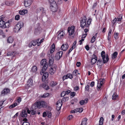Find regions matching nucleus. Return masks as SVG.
I'll use <instances>...</instances> for the list:
<instances>
[{
  "label": "nucleus",
  "instance_id": "1",
  "mask_svg": "<svg viewBox=\"0 0 125 125\" xmlns=\"http://www.w3.org/2000/svg\"><path fill=\"white\" fill-rule=\"evenodd\" d=\"M92 19L91 18H89L87 21V19L86 17H84L81 20V26L82 28L89 27L90 25L91 24Z\"/></svg>",
  "mask_w": 125,
  "mask_h": 125
},
{
  "label": "nucleus",
  "instance_id": "2",
  "mask_svg": "<svg viewBox=\"0 0 125 125\" xmlns=\"http://www.w3.org/2000/svg\"><path fill=\"white\" fill-rule=\"evenodd\" d=\"M23 25L22 22H19L15 26L13 29V31L15 33L19 32L21 28H22Z\"/></svg>",
  "mask_w": 125,
  "mask_h": 125
},
{
  "label": "nucleus",
  "instance_id": "3",
  "mask_svg": "<svg viewBox=\"0 0 125 125\" xmlns=\"http://www.w3.org/2000/svg\"><path fill=\"white\" fill-rule=\"evenodd\" d=\"M6 20V18L4 15H2L0 16V27L3 28L5 22Z\"/></svg>",
  "mask_w": 125,
  "mask_h": 125
},
{
  "label": "nucleus",
  "instance_id": "4",
  "mask_svg": "<svg viewBox=\"0 0 125 125\" xmlns=\"http://www.w3.org/2000/svg\"><path fill=\"white\" fill-rule=\"evenodd\" d=\"M75 27L73 26H71L70 28H68V32L69 33V35L71 36L74 33L75 31Z\"/></svg>",
  "mask_w": 125,
  "mask_h": 125
},
{
  "label": "nucleus",
  "instance_id": "5",
  "mask_svg": "<svg viewBox=\"0 0 125 125\" xmlns=\"http://www.w3.org/2000/svg\"><path fill=\"white\" fill-rule=\"evenodd\" d=\"M57 66L56 65L54 64L52 66L49 70V73L51 74H53L56 70Z\"/></svg>",
  "mask_w": 125,
  "mask_h": 125
},
{
  "label": "nucleus",
  "instance_id": "6",
  "mask_svg": "<svg viewBox=\"0 0 125 125\" xmlns=\"http://www.w3.org/2000/svg\"><path fill=\"white\" fill-rule=\"evenodd\" d=\"M104 81L105 79L104 78L101 79L99 80V82H98L97 84V87L99 89H100L103 84L104 83Z\"/></svg>",
  "mask_w": 125,
  "mask_h": 125
},
{
  "label": "nucleus",
  "instance_id": "7",
  "mask_svg": "<svg viewBox=\"0 0 125 125\" xmlns=\"http://www.w3.org/2000/svg\"><path fill=\"white\" fill-rule=\"evenodd\" d=\"M62 101L61 100H59L56 103V109L58 111H59L61 109L62 105Z\"/></svg>",
  "mask_w": 125,
  "mask_h": 125
},
{
  "label": "nucleus",
  "instance_id": "8",
  "mask_svg": "<svg viewBox=\"0 0 125 125\" xmlns=\"http://www.w3.org/2000/svg\"><path fill=\"white\" fill-rule=\"evenodd\" d=\"M65 34V32L64 31H60L57 36V39H60L62 38Z\"/></svg>",
  "mask_w": 125,
  "mask_h": 125
},
{
  "label": "nucleus",
  "instance_id": "9",
  "mask_svg": "<svg viewBox=\"0 0 125 125\" xmlns=\"http://www.w3.org/2000/svg\"><path fill=\"white\" fill-rule=\"evenodd\" d=\"M50 8L53 12L56 11L58 9V7L57 4H55L51 5Z\"/></svg>",
  "mask_w": 125,
  "mask_h": 125
},
{
  "label": "nucleus",
  "instance_id": "10",
  "mask_svg": "<svg viewBox=\"0 0 125 125\" xmlns=\"http://www.w3.org/2000/svg\"><path fill=\"white\" fill-rule=\"evenodd\" d=\"M97 60V57L94 54L92 56V58L91 60V64L92 65L94 64Z\"/></svg>",
  "mask_w": 125,
  "mask_h": 125
},
{
  "label": "nucleus",
  "instance_id": "11",
  "mask_svg": "<svg viewBox=\"0 0 125 125\" xmlns=\"http://www.w3.org/2000/svg\"><path fill=\"white\" fill-rule=\"evenodd\" d=\"M32 2V0H25L24 5V6L27 7L30 6Z\"/></svg>",
  "mask_w": 125,
  "mask_h": 125
},
{
  "label": "nucleus",
  "instance_id": "12",
  "mask_svg": "<svg viewBox=\"0 0 125 125\" xmlns=\"http://www.w3.org/2000/svg\"><path fill=\"white\" fill-rule=\"evenodd\" d=\"M12 21L11 20H9L7 22H5L3 27V28H9L11 25V24Z\"/></svg>",
  "mask_w": 125,
  "mask_h": 125
},
{
  "label": "nucleus",
  "instance_id": "13",
  "mask_svg": "<svg viewBox=\"0 0 125 125\" xmlns=\"http://www.w3.org/2000/svg\"><path fill=\"white\" fill-rule=\"evenodd\" d=\"M63 52L62 51H60L56 54L55 55V58L57 60H58L62 57Z\"/></svg>",
  "mask_w": 125,
  "mask_h": 125
},
{
  "label": "nucleus",
  "instance_id": "14",
  "mask_svg": "<svg viewBox=\"0 0 125 125\" xmlns=\"http://www.w3.org/2000/svg\"><path fill=\"white\" fill-rule=\"evenodd\" d=\"M9 92V90L8 88H5L3 90L1 93L0 95L1 96H4L5 95L7 94Z\"/></svg>",
  "mask_w": 125,
  "mask_h": 125
},
{
  "label": "nucleus",
  "instance_id": "15",
  "mask_svg": "<svg viewBox=\"0 0 125 125\" xmlns=\"http://www.w3.org/2000/svg\"><path fill=\"white\" fill-rule=\"evenodd\" d=\"M73 77V75L71 73H68L67 75H65L62 77V79L63 80L69 78L70 79H72Z\"/></svg>",
  "mask_w": 125,
  "mask_h": 125
},
{
  "label": "nucleus",
  "instance_id": "16",
  "mask_svg": "<svg viewBox=\"0 0 125 125\" xmlns=\"http://www.w3.org/2000/svg\"><path fill=\"white\" fill-rule=\"evenodd\" d=\"M43 67L40 72V74L41 75H42V73H44V71L47 69L48 67V65L47 64L43 65Z\"/></svg>",
  "mask_w": 125,
  "mask_h": 125
},
{
  "label": "nucleus",
  "instance_id": "17",
  "mask_svg": "<svg viewBox=\"0 0 125 125\" xmlns=\"http://www.w3.org/2000/svg\"><path fill=\"white\" fill-rule=\"evenodd\" d=\"M42 74H43V75L42 76V80L43 81H44L46 79L48 76V73L47 72H45L43 73H42Z\"/></svg>",
  "mask_w": 125,
  "mask_h": 125
},
{
  "label": "nucleus",
  "instance_id": "18",
  "mask_svg": "<svg viewBox=\"0 0 125 125\" xmlns=\"http://www.w3.org/2000/svg\"><path fill=\"white\" fill-rule=\"evenodd\" d=\"M34 106H35L36 107L35 108V109H36V108L40 109L41 107L40 102L35 103L32 106V108H34Z\"/></svg>",
  "mask_w": 125,
  "mask_h": 125
},
{
  "label": "nucleus",
  "instance_id": "19",
  "mask_svg": "<svg viewBox=\"0 0 125 125\" xmlns=\"http://www.w3.org/2000/svg\"><path fill=\"white\" fill-rule=\"evenodd\" d=\"M69 47L68 45L67 44H63L61 47V49L63 51H65L67 50Z\"/></svg>",
  "mask_w": 125,
  "mask_h": 125
},
{
  "label": "nucleus",
  "instance_id": "20",
  "mask_svg": "<svg viewBox=\"0 0 125 125\" xmlns=\"http://www.w3.org/2000/svg\"><path fill=\"white\" fill-rule=\"evenodd\" d=\"M27 85L29 87H31L32 85V80L31 78H30L28 80Z\"/></svg>",
  "mask_w": 125,
  "mask_h": 125
},
{
  "label": "nucleus",
  "instance_id": "21",
  "mask_svg": "<svg viewBox=\"0 0 125 125\" xmlns=\"http://www.w3.org/2000/svg\"><path fill=\"white\" fill-rule=\"evenodd\" d=\"M21 116L23 117H26L27 116V114L26 110H23L21 114Z\"/></svg>",
  "mask_w": 125,
  "mask_h": 125
},
{
  "label": "nucleus",
  "instance_id": "22",
  "mask_svg": "<svg viewBox=\"0 0 125 125\" xmlns=\"http://www.w3.org/2000/svg\"><path fill=\"white\" fill-rule=\"evenodd\" d=\"M37 12H42V13H45V10L43 8L40 7L38 8L37 10Z\"/></svg>",
  "mask_w": 125,
  "mask_h": 125
},
{
  "label": "nucleus",
  "instance_id": "23",
  "mask_svg": "<svg viewBox=\"0 0 125 125\" xmlns=\"http://www.w3.org/2000/svg\"><path fill=\"white\" fill-rule=\"evenodd\" d=\"M28 11L27 10L24 9L22 10H20L19 12V14L21 15H24L25 14L27 13Z\"/></svg>",
  "mask_w": 125,
  "mask_h": 125
},
{
  "label": "nucleus",
  "instance_id": "24",
  "mask_svg": "<svg viewBox=\"0 0 125 125\" xmlns=\"http://www.w3.org/2000/svg\"><path fill=\"white\" fill-rule=\"evenodd\" d=\"M54 61V59L53 57H50L49 58V65H51L53 63Z\"/></svg>",
  "mask_w": 125,
  "mask_h": 125
},
{
  "label": "nucleus",
  "instance_id": "25",
  "mask_svg": "<svg viewBox=\"0 0 125 125\" xmlns=\"http://www.w3.org/2000/svg\"><path fill=\"white\" fill-rule=\"evenodd\" d=\"M55 49V45L54 43L51 46L50 49V52L51 53H52L54 51Z\"/></svg>",
  "mask_w": 125,
  "mask_h": 125
},
{
  "label": "nucleus",
  "instance_id": "26",
  "mask_svg": "<svg viewBox=\"0 0 125 125\" xmlns=\"http://www.w3.org/2000/svg\"><path fill=\"white\" fill-rule=\"evenodd\" d=\"M101 56L102 57L103 61L104 62H106V61L104 60V57L106 56V55H105V53L104 51H102L101 53Z\"/></svg>",
  "mask_w": 125,
  "mask_h": 125
},
{
  "label": "nucleus",
  "instance_id": "27",
  "mask_svg": "<svg viewBox=\"0 0 125 125\" xmlns=\"http://www.w3.org/2000/svg\"><path fill=\"white\" fill-rule=\"evenodd\" d=\"M87 119L86 118H83L82 120V123L80 125H86V122Z\"/></svg>",
  "mask_w": 125,
  "mask_h": 125
},
{
  "label": "nucleus",
  "instance_id": "28",
  "mask_svg": "<svg viewBox=\"0 0 125 125\" xmlns=\"http://www.w3.org/2000/svg\"><path fill=\"white\" fill-rule=\"evenodd\" d=\"M102 60L101 59H98L97 62V65L98 67H100L102 65Z\"/></svg>",
  "mask_w": 125,
  "mask_h": 125
},
{
  "label": "nucleus",
  "instance_id": "29",
  "mask_svg": "<svg viewBox=\"0 0 125 125\" xmlns=\"http://www.w3.org/2000/svg\"><path fill=\"white\" fill-rule=\"evenodd\" d=\"M57 84V83L56 82L53 81H52L50 83V86L52 87H53L56 86Z\"/></svg>",
  "mask_w": 125,
  "mask_h": 125
},
{
  "label": "nucleus",
  "instance_id": "30",
  "mask_svg": "<svg viewBox=\"0 0 125 125\" xmlns=\"http://www.w3.org/2000/svg\"><path fill=\"white\" fill-rule=\"evenodd\" d=\"M97 33H96L95 35L92 37L91 41V43H93L95 42L96 38L97 36Z\"/></svg>",
  "mask_w": 125,
  "mask_h": 125
},
{
  "label": "nucleus",
  "instance_id": "31",
  "mask_svg": "<svg viewBox=\"0 0 125 125\" xmlns=\"http://www.w3.org/2000/svg\"><path fill=\"white\" fill-rule=\"evenodd\" d=\"M13 41V39L11 37H9L7 40V42L9 43H12Z\"/></svg>",
  "mask_w": 125,
  "mask_h": 125
},
{
  "label": "nucleus",
  "instance_id": "32",
  "mask_svg": "<svg viewBox=\"0 0 125 125\" xmlns=\"http://www.w3.org/2000/svg\"><path fill=\"white\" fill-rule=\"evenodd\" d=\"M118 53L117 52H115L112 55V58L113 59L115 58L117 55Z\"/></svg>",
  "mask_w": 125,
  "mask_h": 125
},
{
  "label": "nucleus",
  "instance_id": "33",
  "mask_svg": "<svg viewBox=\"0 0 125 125\" xmlns=\"http://www.w3.org/2000/svg\"><path fill=\"white\" fill-rule=\"evenodd\" d=\"M73 74L74 76H76L77 75V73L80 74V73H79V71L77 70H75L73 73Z\"/></svg>",
  "mask_w": 125,
  "mask_h": 125
},
{
  "label": "nucleus",
  "instance_id": "34",
  "mask_svg": "<svg viewBox=\"0 0 125 125\" xmlns=\"http://www.w3.org/2000/svg\"><path fill=\"white\" fill-rule=\"evenodd\" d=\"M40 102L41 107H44L46 106L45 102L44 101H42Z\"/></svg>",
  "mask_w": 125,
  "mask_h": 125
},
{
  "label": "nucleus",
  "instance_id": "35",
  "mask_svg": "<svg viewBox=\"0 0 125 125\" xmlns=\"http://www.w3.org/2000/svg\"><path fill=\"white\" fill-rule=\"evenodd\" d=\"M103 117H101L99 122V125H102L103 124Z\"/></svg>",
  "mask_w": 125,
  "mask_h": 125
},
{
  "label": "nucleus",
  "instance_id": "36",
  "mask_svg": "<svg viewBox=\"0 0 125 125\" xmlns=\"http://www.w3.org/2000/svg\"><path fill=\"white\" fill-rule=\"evenodd\" d=\"M37 70V67L36 66H33L31 70V71L35 73Z\"/></svg>",
  "mask_w": 125,
  "mask_h": 125
},
{
  "label": "nucleus",
  "instance_id": "37",
  "mask_svg": "<svg viewBox=\"0 0 125 125\" xmlns=\"http://www.w3.org/2000/svg\"><path fill=\"white\" fill-rule=\"evenodd\" d=\"M118 95H117L115 93H114L112 95V99L114 100H115L116 98L117 97Z\"/></svg>",
  "mask_w": 125,
  "mask_h": 125
},
{
  "label": "nucleus",
  "instance_id": "38",
  "mask_svg": "<svg viewBox=\"0 0 125 125\" xmlns=\"http://www.w3.org/2000/svg\"><path fill=\"white\" fill-rule=\"evenodd\" d=\"M83 109L82 108H78L76 109V112H79V113H81L83 110Z\"/></svg>",
  "mask_w": 125,
  "mask_h": 125
},
{
  "label": "nucleus",
  "instance_id": "39",
  "mask_svg": "<svg viewBox=\"0 0 125 125\" xmlns=\"http://www.w3.org/2000/svg\"><path fill=\"white\" fill-rule=\"evenodd\" d=\"M109 58H108V55L106 54V56L104 57V60L106 61V62H104V61H103V63H105L107 62L109 60Z\"/></svg>",
  "mask_w": 125,
  "mask_h": 125
},
{
  "label": "nucleus",
  "instance_id": "40",
  "mask_svg": "<svg viewBox=\"0 0 125 125\" xmlns=\"http://www.w3.org/2000/svg\"><path fill=\"white\" fill-rule=\"evenodd\" d=\"M38 40L37 41L35 40H33L31 42L32 44L33 45L35 46L37 44V43H38Z\"/></svg>",
  "mask_w": 125,
  "mask_h": 125
},
{
  "label": "nucleus",
  "instance_id": "41",
  "mask_svg": "<svg viewBox=\"0 0 125 125\" xmlns=\"http://www.w3.org/2000/svg\"><path fill=\"white\" fill-rule=\"evenodd\" d=\"M13 2L7 1L5 2V4L7 5H11L13 3Z\"/></svg>",
  "mask_w": 125,
  "mask_h": 125
},
{
  "label": "nucleus",
  "instance_id": "42",
  "mask_svg": "<svg viewBox=\"0 0 125 125\" xmlns=\"http://www.w3.org/2000/svg\"><path fill=\"white\" fill-rule=\"evenodd\" d=\"M117 19V21H121L122 19V16L121 15H119L118 16V17L116 18Z\"/></svg>",
  "mask_w": 125,
  "mask_h": 125
},
{
  "label": "nucleus",
  "instance_id": "43",
  "mask_svg": "<svg viewBox=\"0 0 125 125\" xmlns=\"http://www.w3.org/2000/svg\"><path fill=\"white\" fill-rule=\"evenodd\" d=\"M48 0L51 5L56 4L54 0Z\"/></svg>",
  "mask_w": 125,
  "mask_h": 125
},
{
  "label": "nucleus",
  "instance_id": "44",
  "mask_svg": "<svg viewBox=\"0 0 125 125\" xmlns=\"http://www.w3.org/2000/svg\"><path fill=\"white\" fill-rule=\"evenodd\" d=\"M43 88L46 90H48L50 88L49 86L46 84H44L43 85Z\"/></svg>",
  "mask_w": 125,
  "mask_h": 125
},
{
  "label": "nucleus",
  "instance_id": "45",
  "mask_svg": "<svg viewBox=\"0 0 125 125\" xmlns=\"http://www.w3.org/2000/svg\"><path fill=\"white\" fill-rule=\"evenodd\" d=\"M46 59H43L41 61V63L42 65H43L46 64Z\"/></svg>",
  "mask_w": 125,
  "mask_h": 125
},
{
  "label": "nucleus",
  "instance_id": "46",
  "mask_svg": "<svg viewBox=\"0 0 125 125\" xmlns=\"http://www.w3.org/2000/svg\"><path fill=\"white\" fill-rule=\"evenodd\" d=\"M68 97H64L62 99V102L63 101L64 102L66 101L67 100H68Z\"/></svg>",
  "mask_w": 125,
  "mask_h": 125
},
{
  "label": "nucleus",
  "instance_id": "47",
  "mask_svg": "<svg viewBox=\"0 0 125 125\" xmlns=\"http://www.w3.org/2000/svg\"><path fill=\"white\" fill-rule=\"evenodd\" d=\"M118 33H115L114 34V38L116 39H117L118 38Z\"/></svg>",
  "mask_w": 125,
  "mask_h": 125
},
{
  "label": "nucleus",
  "instance_id": "48",
  "mask_svg": "<svg viewBox=\"0 0 125 125\" xmlns=\"http://www.w3.org/2000/svg\"><path fill=\"white\" fill-rule=\"evenodd\" d=\"M14 52H9L7 53V55L8 56H10L12 55Z\"/></svg>",
  "mask_w": 125,
  "mask_h": 125
},
{
  "label": "nucleus",
  "instance_id": "49",
  "mask_svg": "<svg viewBox=\"0 0 125 125\" xmlns=\"http://www.w3.org/2000/svg\"><path fill=\"white\" fill-rule=\"evenodd\" d=\"M89 84H87L85 88V90L88 91L89 89Z\"/></svg>",
  "mask_w": 125,
  "mask_h": 125
},
{
  "label": "nucleus",
  "instance_id": "50",
  "mask_svg": "<svg viewBox=\"0 0 125 125\" xmlns=\"http://www.w3.org/2000/svg\"><path fill=\"white\" fill-rule=\"evenodd\" d=\"M49 95V94L48 93H46L44 94L42 96V97L43 98L46 97L48 96Z\"/></svg>",
  "mask_w": 125,
  "mask_h": 125
},
{
  "label": "nucleus",
  "instance_id": "51",
  "mask_svg": "<svg viewBox=\"0 0 125 125\" xmlns=\"http://www.w3.org/2000/svg\"><path fill=\"white\" fill-rule=\"evenodd\" d=\"M20 16L19 15H16L15 17V19L16 20H18L19 19Z\"/></svg>",
  "mask_w": 125,
  "mask_h": 125
},
{
  "label": "nucleus",
  "instance_id": "52",
  "mask_svg": "<svg viewBox=\"0 0 125 125\" xmlns=\"http://www.w3.org/2000/svg\"><path fill=\"white\" fill-rule=\"evenodd\" d=\"M66 94V92L65 91H63L61 94V97H63L65 96Z\"/></svg>",
  "mask_w": 125,
  "mask_h": 125
},
{
  "label": "nucleus",
  "instance_id": "53",
  "mask_svg": "<svg viewBox=\"0 0 125 125\" xmlns=\"http://www.w3.org/2000/svg\"><path fill=\"white\" fill-rule=\"evenodd\" d=\"M73 118V116L72 115H70L68 117V119L69 120L72 119Z\"/></svg>",
  "mask_w": 125,
  "mask_h": 125
},
{
  "label": "nucleus",
  "instance_id": "54",
  "mask_svg": "<svg viewBox=\"0 0 125 125\" xmlns=\"http://www.w3.org/2000/svg\"><path fill=\"white\" fill-rule=\"evenodd\" d=\"M62 3V0H58L57 2V4L60 5Z\"/></svg>",
  "mask_w": 125,
  "mask_h": 125
},
{
  "label": "nucleus",
  "instance_id": "55",
  "mask_svg": "<svg viewBox=\"0 0 125 125\" xmlns=\"http://www.w3.org/2000/svg\"><path fill=\"white\" fill-rule=\"evenodd\" d=\"M22 125H30V124L28 122H24L22 123Z\"/></svg>",
  "mask_w": 125,
  "mask_h": 125
},
{
  "label": "nucleus",
  "instance_id": "56",
  "mask_svg": "<svg viewBox=\"0 0 125 125\" xmlns=\"http://www.w3.org/2000/svg\"><path fill=\"white\" fill-rule=\"evenodd\" d=\"M47 114L48 115V117H50L52 115V114L51 112H49L47 113Z\"/></svg>",
  "mask_w": 125,
  "mask_h": 125
},
{
  "label": "nucleus",
  "instance_id": "57",
  "mask_svg": "<svg viewBox=\"0 0 125 125\" xmlns=\"http://www.w3.org/2000/svg\"><path fill=\"white\" fill-rule=\"evenodd\" d=\"M21 100V98L20 97H19L17 99V101L18 103H20Z\"/></svg>",
  "mask_w": 125,
  "mask_h": 125
},
{
  "label": "nucleus",
  "instance_id": "58",
  "mask_svg": "<svg viewBox=\"0 0 125 125\" xmlns=\"http://www.w3.org/2000/svg\"><path fill=\"white\" fill-rule=\"evenodd\" d=\"M85 103V101L83 100L80 101L79 102V103L81 105H82L83 104Z\"/></svg>",
  "mask_w": 125,
  "mask_h": 125
},
{
  "label": "nucleus",
  "instance_id": "59",
  "mask_svg": "<svg viewBox=\"0 0 125 125\" xmlns=\"http://www.w3.org/2000/svg\"><path fill=\"white\" fill-rule=\"evenodd\" d=\"M116 21H117V19H116V18H115V19L113 20L112 23L114 24L116 22Z\"/></svg>",
  "mask_w": 125,
  "mask_h": 125
},
{
  "label": "nucleus",
  "instance_id": "60",
  "mask_svg": "<svg viewBox=\"0 0 125 125\" xmlns=\"http://www.w3.org/2000/svg\"><path fill=\"white\" fill-rule=\"evenodd\" d=\"M46 115H47V114H46V112H44L43 113L42 116L43 117H46Z\"/></svg>",
  "mask_w": 125,
  "mask_h": 125
},
{
  "label": "nucleus",
  "instance_id": "61",
  "mask_svg": "<svg viewBox=\"0 0 125 125\" xmlns=\"http://www.w3.org/2000/svg\"><path fill=\"white\" fill-rule=\"evenodd\" d=\"M111 37V34L108 33V40L109 41L110 40V39Z\"/></svg>",
  "mask_w": 125,
  "mask_h": 125
},
{
  "label": "nucleus",
  "instance_id": "62",
  "mask_svg": "<svg viewBox=\"0 0 125 125\" xmlns=\"http://www.w3.org/2000/svg\"><path fill=\"white\" fill-rule=\"evenodd\" d=\"M75 94V92H72L71 93V95L73 96H74Z\"/></svg>",
  "mask_w": 125,
  "mask_h": 125
},
{
  "label": "nucleus",
  "instance_id": "63",
  "mask_svg": "<svg viewBox=\"0 0 125 125\" xmlns=\"http://www.w3.org/2000/svg\"><path fill=\"white\" fill-rule=\"evenodd\" d=\"M94 85V82H91L90 84V86L92 87H93Z\"/></svg>",
  "mask_w": 125,
  "mask_h": 125
},
{
  "label": "nucleus",
  "instance_id": "64",
  "mask_svg": "<svg viewBox=\"0 0 125 125\" xmlns=\"http://www.w3.org/2000/svg\"><path fill=\"white\" fill-rule=\"evenodd\" d=\"M36 113V111L34 110H31V114L32 115H34Z\"/></svg>",
  "mask_w": 125,
  "mask_h": 125
}]
</instances>
